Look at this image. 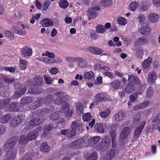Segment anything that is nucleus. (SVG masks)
Segmentation results:
<instances>
[{"instance_id": "49", "label": "nucleus", "mask_w": 160, "mask_h": 160, "mask_svg": "<svg viewBox=\"0 0 160 160\" xmlns=\"http://www.w3.org/2000/svg\"><path fill=\"white\" fill-rule=\"evenodd\" d=\"M60 117L59 112H56L52 113L50 116V119L53 121L58 120L60 118Z\"/></svg>"}, {"instance_id": "59", "label": "nucleus", "mask_w": 160, "mask_h": 160, "mask_svg": "<svg viewBox=\"0 0 160 160\" xmlns=\"http://www.w3.org/2000/svg\"><path fill=\"white\" fill-rule=\"evenodd\" d=\"M50 4V2L49 1H46L42 5V9L45 11H46L48 8Z\"/></svg>"}, {"instance_id": "11", "label": "nucleus", "mask_w": 160, "mask_h": 160, "mask_svg": "<svg viewBox=\"0 0 160 160\" xmlns=\"http://www.w3.org/2000/svg\"><path fill=\"white\" fill-rule=\"evenodd\" d=\"M131 128L129 127H126L122 130L119 136L120 140H124L129 135L131 132Z\"/></svg>"}, {"instance_id": "60", "label": "nucleus", "mask_w": 160, "mask_h": 160, "mask_svg": "<svg viewBox=\"0 0 160 160\" xmlns=\"http://www.w3.org/2000/svg\"><path fill=\"white\" fill-rule=\"evenodd\" d=\"M78 57H68L66 59L67 62H77Z\"/></svg>"}, {"instance_id": "29", "label": "nucleus", "mask_w": 160, "mask_h": 160, "mask_svg": "<svg viewBox=\"0 0 160 160\" xmlns=\"http://www.w3.org/2000/svg\"><path fill=\"white\" fill-rule=\"evenodd\" d=\"M147 41V38L145 37L140 38L135 42L136 46H141L145 43Z\"/></svg>"}, {"instance_id": "17", "label": "nucleus", "mask_w": 160, "mask_h": 160, "mask_svg": "<svg viewBox=\"0 0 160 160\" xmlns=\"http://www.w3.org/2000/svg\"><path fill=\"white\" fill-rule=\"evenodd\" d=\"M145 124V122L143 121L137 127L134 131V135L135 136H137L141 133Z\"/></svg>"}, {"instance_id": "15", "label": "nucleus", "mask_w": 160, "mask_h": 160, "mask_svg": "<svg viewBox=\"0 0 160 160\" xmlns=\"http://www.w3.org/2000/svg\"><path fill=\"white\" fill-rule=\"evenodd\" d=\"M149 103L148 101H146L142 103H141L135 105L133 107V109L134 111H137L139 109H144L148 107Z\"/></svg>"}, {"instance_id": "25", "label": "nucleus", "mask_w": 160, "mask_h": 160, "mask_svg": "<svg viewBox=\"0 0 160 160\" xmlns=\"http://www.w3.org/2000/svg\"><path fill=\"white\" fill-rule=\"evenodd\" d=\"M33 97L27 96L22 98L21 101V103L22 104H25L28 103H31L33 102L34 100Z\"/></svg>"}, {"instance_id": "1", "label": "nucleus", "mask_w": 160, "mask_h": 160, "mask_svg": "<svg viewBox=\"0 0 160 160\" xmlns=\"http://www.w3.org/2000/svg\"><path fill=\"white\" fill-rule=\"evenodd\" d=\"M111 143V138L109 136L104 137L102 141L98 144L97 149L103 151L106 150L109 148Z\"/></svg>"}, {"instance_id": "37", "label": "nucleus", "mask_w": 160, "mask_h": 160, "mask_svg": "<svg viewBox=\"0 0 160 160\" xmlns=\"http://www.w3.org/2000/svg\"><path fill=\"white\" fill-rule=\"evenodd\" d=\"M146 97L149 98H150L153 95L154 92V89L152 87H149L147 90L146 92Z\"/></svg>"}, {"instance_id": "2", "label": "nucleus", "mask_w": 160, "mask_h": 160, "mask_svg": "<svg viewBox=\"0 0 160 160\" xmlns=\"http://www.w3.org/2000/svg\"><path fill=\"white\" fill-rule=\"evenodd\" d=\"M25 118L24 115L21 114H18L17 116L12 118L11 121L10 125L12 127H15L21 123L22 120Z\"/></svg>"}, {"instance_id": "31", "label": "nucleus", "mask_w": 160, "mask_h": 160, "mask_svg": "<svg viewBox=\"0 0 160 160\" xmlns=\"http://www.w3.org/2000/svg\"><path fill=\"white\" fill-rule=\"evenodd\" d=\"M61 112L64 113L67 112L70 109V105L66 102H63L62 104Z\"/></svg>"}, {"instance_id": "20", "label": "nucleus", "mask_w": 160, "mask_h": 160, "mask_svg": "<svg viewBox=\"0 0 160 160\" xmlns=\"http://www.w3.org/2000/svg\"><path fill=\"white\" fill-rule=\"evenodd\" d=\"M77 62H78V67L81 68H83L87 67V62L86 59L78 57Z\"/></svg>"}, {"instance_id": "14", "label": "nucleus", "mask_w": 160, "mask_h": 160, "mask_svg": "<svg viewBox=\"0 0 160 160\" xmlns=\"http://www.w3.org/2000/svg\"><path fill=\"white\" fill-rule=\"evenodd\" d=\"M157 78L156 72L154 71H152L148 74L147 80L149 83L153 84L155 82Z\"/></svg>"}, {"instance_id": "51", "label": "nucleus", "mask_w": 160, "mask_h": 160, "mask_svg": "<svg viewBox=\"0 0 160 160\" xmlns=\"http://www.w3.org/2000/svg\"><path fill=\"white\" fill-rule=\"evenodd\" d=\"M5 36L10 40H13L14 38V36L13 33L8 30H6L5 32Z\"/></svg>"}, {"instance_id": "61", "label": "nucleus", "mask_w": 160, "mask_h": 160, "mask_svg": "<svg viewBox=\"0 0 160 160\" xmlns=\"http://www.w3.org/2000/svg\"><path fill=\"white\" fill-rule=\"evenodd\" d=\"M138 97V94L137 93H132L130 97V100L132 102H134L137 99Z\"/></svg>"}, {"instance_id": "54", "label": "nucleus", "mask_w": 160, "mask_h": 160, "mask_svg": "<svg viewBox=\"0 0 160 160\" xmlns=\"http://www.w3.org/2000/svg\"><path fill=\"white\" fill-rule=\"evenodd\" d=\"M117 22L119 24L124 25L126 23L127 20L124 18L120 17L118 19Z\"/></svg>"}, {"instance_id": "40", "label": "nucleus", "mask_w": 160, "mask_h": 160, "mask_svg": "<svg viewBox=\"0 0 160 160\" xmlns=\"http://www.w3.org/2000/svg\"><path fill=\"white\" fill-rule=\"evenodd\" d=\"M94 74L92 71H89L86 72L83 75V77L85 79H91L94 78Z\"/></svg>"}, {"instance_id": "19", "label": "nucleus", "mask_w": 160, "mask_h": 160, "mask_svg": "<svg viewBox=\"0 0 160 160\" xmlns=\"http://www.w3.org/2000/svg\"><path fill=\"white\" fill-rule=\"evenodd\" d=\"M159 15L156 13L152 12L149 14L148 19L149 21L152 22H156L159 19Z\"/></svg>"}, {"instance_id": "28", "label": "nucleus", "mask_w": 160, "mask_h": 160, "mask_svg": "<svg viewBox=\"0 0 160 160\" xmlns=\"http://www.w3.org/2000/svg\"><path fill=\"white\" fill-rule=\"evenodd\" d=\"M151 31V29L150 28L148 27H144L141 28L140 32L142 34L147 36L150 34Z\"/></svg>"}, {"instance_id": "50", "label": "nucleus", "mask_w": 160, "mask_h": 160, "mask_svg": "<svg viewBox=\"0 0 160 160\" xmlns=\"http://www.w3.org/2000/svg\"><path fill=\"white\" fill-rule=\"evenodd\" d=\"M50 110L46 108V107H43L41 109H39L37 110V111L40 112L41 114L43 115L45 114H48L50 112Z\"/></svg>"}, {"instance_id": "10", "label": "nucleus", "mask_w": 160, "mask_h": 160, "mask_svg": "<svg viewBox=\"0 0 160 160\" xmlns=\"http://www.w3.org/2000/svg\"><path fill=\"white\" fill-rule=\"evenodd\" d=\"M76 133V131L72 128L69 129H63L62 130L61 133L65 136L67 138H69L74 136Z\"/></svg>"}, {"instance_id": "62", "label": "nucleus", "mask_w": 160, "mask_h": 160, "mask_svg": "<svg viewBox=\"0 0 160 160\" xmlns=\"http://www.w3.org/2000/svg\"><path fill=\"white\" fill-rule=\"evenodd\" d=\"M138 4L135 2H132L130 5L131 9L133 11H134L136 8H138Z\"/></svg>"}, {"instance_id": "3", "label": "nucleus", "mask_w": 160, "mask_h": 160, "mask_svg": "<svg viewBox=\"0 0 160 160\" xmlns=\"http://www.w3.org/2000/svg\"><path fill=\"white\" fill-rule=\"evenodd\" d=\"M21 54L25 58H28L32 55V51L30 46H26L21 49Z\"/></svg>"}, {"instance_id": "21", "label": "nucleus", "mask_w": 160, "mask_h": 160, "mask_svg": "<svg viewBox=\"0 0 160 160\" xmlns=\"http://www.w3.org/2000/svg\"><path fill=\"white\" fill-rule=\"evenodd\" d=\"M114 117L115 121L119 122L121 121L124 119V113L122 111L119 112L114 115Z\"/></svg>"}, {"instance_id": "53", "label": "nucleus", "mask_w": 160, "mask_h": 160, "mask_svg": "<svg viewBox=\"0 0 160 160\" xmlns=\"http://www.w3.org/2000/svg\"><path fill=\"white\" fill-rule=\"evenodd\" d=\"M143 50L142 48H140L137 51L136 54L138 58L141 59L142 58L143 55Z\"/></svg>"}, {"instance_id": "38", "label": "nucleus", "mask_w": 160, "mask_h": 160, "mask_svg": "<svg viewBox=\"0 0 160 160\" xmlns=\"http://www.w3.org/2000/svg\"><path fill=\"white\" fill-rule=\"evenodd\" d=\"M96 30L97 32L98 33L103 34L106 31L105 26L101 25H99L96 27Z\"/></svg>"}, {"instance_id": "13", "label": "nucleus", "mask_w": 160, "mask_h": 160, "mask_svg": "<svg viewBox=\"0 0 160 160\" xmlns=\"http://www.w3.org/2000/svg\"><path fill=\"white\" fill-rule=\"evenodd\" d=\"M44 103V99L42 98H39L34 102L30 104L28 108L30 110L35 109L39 107L42 104Z\"/></svg>"}, {"instance_id": "64", "label": "nucleus", "mask_w": 160, "mask_h": 160, "mask_svg": "<svg viewBox=\"0 0 160 160\" xmlns=\"http://www.w3.org/2000/svg\"><path fill=\"white\" fill-rule=\"evenodd\" d=\"M44 78L45 82L47 84H50L52 83V80L50 77L44 76Z\"/></svg>"}, {"instance_id": "56", "label": "nucleus", "mask_w": 160, "mask_h": 160, "mask_svg": "<svg viewBox=\"0 0 160 160\" xmlns=\"http://www.w3.org/2000/svg\"><path fill=\"white\" fill-rule=\"evenodd\" d=\"M28 141L27 138H26L23 135L21 136L19 138V143L21 144H25Z\"/></svg>"}, {"instance_id": "48", "label": "nucleus", "mask_w": 160, "mask_h": 160, "mask_svg": "<svg viewBox=\"0 0 160 160\" xmlns=\"http://www.w3.org/2000/svg\"><path fill=\"white\" fill-rule=\"evenodd\" d=\"M26 88H22L20 91H17L15 93V95L16 97H20L22 95L25 94L27 91Z\"/></svg>"}, {"instance_id": "55", "label": "nucleus", "mask_w": 160, "mask_h": 160, "mask_svg": "<svg viewBox=\"0 0 160 160\" xmlns=\"http://www.w3.org/2000/svg\"><path fill=\"white\" fill-rule=\"evenodd\" d=\"M29 125L32 126L38 125V118H35L31 120L29 122Z\"/></svg>"}, {"instance_id": "39", "label": "nucleus", "mask_w": 160, "mask_h": 160, "mask_svg": "<svg viewBox=\"0 0 160 160\" xmlns=\"http://www.w3.org/2000/svg\"><path fill=\"white\" fill-rule=\"evenodd\" d=\"M76 110L77 113L78 115L83 114V108L81 103L77 104L76 105Z\"/></svg>"}, {"instance_id": "18", "label": "nucleus", "mask_w": 160, "mask_h": 160, "mask_svg": "<svg viewBox=\"0 0 160 160\" xmlns=\"http://www.w3.org/2000/svg\"><path fill=\"white\" fill-rule=\"evenodd\" d=\"M128 81L129 83H131L132 84H133L138 85L140 84L141 83L140 81L138 78L133 75H131L129 76Z\"/></svg>"}, {"instance_id": "43", "label": "nucleus", "mask_w": 160, "mask_h": 160, "mask_svg": "<svg viewBox=\"0 0 160 160\" xmlns=\"http://www.w3.org/2000/svg\"><path fill=\"white\" fill-rule=\"evenodd\" d=\"M77 148H78L80 147H82L85 144V142L84 140L82 138H79L77 140L75 141Z\"/></svg>"}, {"instance_id": "58", "label": "nucleus", "mask_w": 160, "mask_h": 160, "mask_svg": "<svg viewBox=\"0 0 160 160\" xmlns=\"http://www.w3.org/2000/svg\"><path fill=\"white\" fill-rule=\"evenodd\" d=\"M28 92L29 93L36 94L40 93L37 89L33 88H30L28 90Z\"/></svg>"}, {"instance_id": "27", "label": "nucleus", "mask_w": 160, "mask_h": 160, "mask_svg": "<svg viewBox=\"0 0 160 160\" xmlns=\"http://www.w3.org/2000/svg\"><path fill=\"white\" fill-rule=\"evenodd\" d=\"M12 30L15 33L20 35L22 36L25 35L26 33V32L25 31L19 29L18 27L15 26L13 27L12 28Z\"/></svg>"}, {"instance_id": "35", "label": "nucleus", "mask_w": 160, "mask_h": 160, "mask_svg": "<svg viewBox=\"0 0 160 160\" xmlns=\"http://www.w3.org/2000/svg\"><path fill=\"white\" fill-rule=\"evenodd\" d=\"M99 4L103 7H111L112 3V0H103L100 2Z\"/></svg>"}, {"instance_id": "16", "label": "nucleus", "mask_w": 160, "mask_h": 160, "mask_svg": "<svg viewBox=\"0 0 160 160\" xmlns=\"http://www.w3.org/2000/svg\"><path fill=\"white\" fill-rule=\"evenodd\" d=\"M112 87L115 89H118L122 88L124 84L122 81L119 80L113 81L111 83Z\"/></svg>"}, {"instance_id": "7", "label": "nucleus", "mask_w": 160, "mask_h": 160, "mask_svg": "<svg viewBox=\"0 0 160 160\" xmlns=\"http://www.w3.org/2000/svg\"><path fill=\"white\" fill-rule=\"evenodd\" d=\"M17 138H11L7 141L4 145L5 148L8 149H11L9 150V152L12 149H16L15 148H13L17 142Z\"/></svg>"}, {"instance_id": "32", "label": "nucleus", "mask_w": 160, "mask_h": 160, "mask_svg": "<svg viewBox=\"0 0 160 160\" xmlns=\"http://www.w3.org/2000/svg\"><path fill=\"white\" fill-rule=\"evenodd\" d=\"M42 22L43 26L45 27L52 26L54 23V22L52 20L48 19L43 20Z\"/></svg>"}, {"instance_id": "57", "label": "nucleus", "mask_w": 160, "mask_h": 160, "mask_svg": "<svg viewBox=\"0 0 160 160\" xmlns=\"http://www.w3.org/2000/svg\"><path fill=\"white\" fill-rule=\"evenodd\" d=\"M97 159L96 153L95 152L92 153L87 158V160H96Z\"/></svg>"}, {"instance_id": "52", "label": "nucleus", "mask_w": 160, "mask_h": 160, "mask_svg": "<svg viewBox=\"0 0 160 160\" xmlns=\"http://www.w3.org/2000/svg\"><path fill=\"white\" fill-rule=\"evenodd\" d=\"M92 115L89 113H86L82 116V119L84 121L87 122L91 119Z\"/></svg>"}, {"instance_id": "41", "label": "nucleus", "mask_w": 160, "mask_h": 160, "mask_svg": "<svg viewBox=\"0 0 160 160\" xmlns=\"http://www.w3.org/2000/svg\"><path fill=\"white\" fill-rule=\"evenodd\" d=\"M59 4L61 8L64 9L67 8L69 5L68 2L67 0H60Z\"/></svg>"}, {"instance_id": "34", "label": "nucleus", "mask_w": 160, "mask_h": 160, "mask_svg": "<svg viewBox=\"0 0 160 160\" xmlns=\"http://www.w3.org/2000/svg\"><path fill=\"white\" fill-rule=\"evenodd\" d=\"M11 118L10 114L8 113L2 117L1 120V122L2 123H6L8 122Z\"/></svg>"}, {"instance_id": "5", "label": "nucleus", "mask_w": 160, "mask_h": 160, "mask_svg": "<svg viewBox=\"0 0 160 160\" xmlns=\"http://www.w3.org/2000/svg\"><path fill=\"white\" fill-rule=\"evenodd\" d=\"M71 128L73 129L78 130L80 132H82L84 128L82 124L79 120H76L72 122L71 125Z\"/></svg>"}, {"instance_id": "44", "label": "nucleus", "mask_w": 160, "mask_h": 160, "mask_svg": "<svg viewBox=\"0 0 160 160\" xmlns=\"http://www.w3.org/2000/svg\"><path fill=\"white\" fill-rule=\"evenodd\" d=\"M55 98L52 95H48L45 98V99H44V102L45 103H49L54 101Z\"/></svg>"}, {"instance_id": "9", "label": "nucleus", "mask_w": 160, "mask_h": 160, "mask_svg": "<svg viewBox=\"0 0 160 160\" xmlns=\"http://www.w3.org/2000/svg\"><path fill=\"white\" fill-rule=\"evenodd\" d=\"M152 129L153 130L157 129L159 130L160 132V114H158L153 118Z\"/></svg>"}, {"instance_id": "33", "label": "nucleus", "mask_w": 160, "mask_h": 160, "mask_svg": "<svg viewBox=\"0 0 160 160\" xmlns=\"http://www.w3.org/2000/svg\"><path fill=\"white\" fill-rule=\"evenodd\" d=\"M135 88L134 85L131 83H129L125 88V91L128 93H131L134 91Z\"/></svg>"}, {"instance_id": "12", "label": "nucleus", "mask_w": 160, "mask_h": 160, "mask_svg": "<svg viewBox=\"0 0 160 160\" xmlns=\"http://www.w3.org/2000/svg\"><path fill=\"white\" fill-rule=\"evenodd\" d=\"M41 130L42 128L39 127L35 128L34 132L29 133L27 136L28 140H32L36 139L38 133L41 132Z\"/></svg>"}, {"instance_id": "8", "label": "nucleus", "mask_w": 160, "mask_h": 160, "mask_svg": "<svg viewBox=\"0 0 160 160\" xmlns=\"http://www.w3.org/2000/svg\"><path fill=\"white\" fill-rule=\"evenodd\" d=\"M117 124H112L109 126L108 128V131L109 132L112 140L116 139V137L117 133Z\"/></svg>"}, {"instance_id": "23", "label": "nucleus", "mask_w": 160, "mask_h": 160, "mask_svg": "<svg viewBox=\"0 0 160 160\" xmlns=\"http://www.w3.org/2000/svg\"><path fill=\"white\" fill-rule=\"evenodd\" d=\"M7 110L9 112L17 111L19 110L18 105L17 103H12L10 104L7 108Z\"/></svg>"}, {"instance_id": "47", "label": "nucleus", "mask_w": 160, "mask_h": 160, "mask_svg": "<svg viewBox=\"0 0 160 160\" xmlns=\"http://www.w3.org/2000/svg\"><path fill=\"white\" fill-rule=\"evenodd\" d=\"M10 102V98H7L1 101L0 103L1 108L2 109L4 108L7 104L9 103Z\"/></svg>"}, {"instance_id": "45", "label": "nucleus", "mask_w": 160, "mask_h": 160, "mask_svg": "<svg viewBox=\"0 0 160 160\" xmlns=\"http://www.w3.org/2000/svg\"><path fill=\"white\" fill-rule=\"evenodd\" d=\"M149 7L148 3L147 2L141 3L140 4L139 8L142 11H146Z\"/></svg>"}, {"instance_id": "26", "label": "nucleus", "mask_w": 160, "mask_h": 160, "mask_svg": "<svg viewBox=\"0 0 160 160\" xmlns=\"http://www.w3.org/2000/svg\"><path fill=\"white\" fill-rule=\"evenodd\" d=\"M94 129L95 131L99 133H103L104 132L103 125L102 123H96L95 125Z\"/></svg>"}, {"instance_id": "63", "label": "nucleus", "mask_w": 160, "mask_h": 160, "mask_svg": "<svg viewBox=\"0 0 160 160\" xmlns=\"http://www.w3.org/2000/svg\"><path fill=\"white\" fill-rule=\"evenodd\" d=\"M102 78L101 76L98 77L94 81L95 84H102Z\"/></svg>"}, {"instance_id": "24", "label": "nucleus", "mask_w": 160, "mask_h": 160, "mask_svg": "<svg viewBox=\"0 0 160 160\" xmlns=\"http://www.w3.org/2000/svg\"><path fill=\"white\" fill-rule=\"evenodd\" d=\"M115 153L116 151L114 149H111L108 153L105 155L104 160H111L114 156Z\"/></svg>"}, {"instance_id": "22", "label": "nucleus", "mask_w": 160, "mask_h": 160, "mask_svg": "<svg viewBox=\"0 0 160 160\" xmlns=\"http://www.w3.org/2000/svg\"><path fill=\"white\" fill-rule=\"evenodd\" d=\"M34 83H33L32 85H36L39 86L41 85L43 82V78L40 76H35L33 78Z\"/></svg>"}, {"instance_id": "30", "label": "nucleus", "mask_w": 160, "mask_h": 160, "mask_svg": "<svg viewBox=\"0 0 160 160\" xmlns=\"http://www.w3.org/2000/svg\"><path fill=\"white\" fill-rule=\"evenodd\" d=\"M40 150L42 152H48L50 150V148L46 142L42 143L40 147Z\"/></svg>"}, {"instance_id": "36", "label": "nucleus", "mask_w": 160, "mask_h": 160, "mask_svg": "<svg viewBox=\"0 0 160 160\" xmlns=\"http://www.w3.org/2000/svg\"><path fill=\"white\" fill-rule=\"evenodd\" d=\"M152 61V58H148L142 62V65L143 68H148Z\"/></svg>"}, {"instance_id": "6", "label": "nucleus", "mask_w": 160, "mask_h": 160, "mask_svg": "<svg viewBox=\"0 0 160 160\" xmlns=\"http://www.w3.org/2000/svg\"><path fill=\"white\" fill-rule=\"evenodd\" d=\"M100 8L98 6H96L94 8H89L87 12V15L89 19L93 18L98 16V13L96 11L99 10Z\"/></svg>"}, {"instance_id": "42", "label": "nucleus", "mask_w": 160, "mask_h": 160, "mask_svg": "<svg viewBox=\"0 0 160 160\" xmlns=\"http://www.w3.org/2000/svg\"><path fill=\"white\" fill-rule=\"evenodd\" d=\"M111 112L110 110L107 109L104 111L101 112L100 113V115L103 118H106L109 116Z\"/></svg>"}, {"instance_id": "4", "label": "nucleus", "mask_w": 160, "mask_h": 160, "mask_svg": "<svg viewBox=\"0 0 160 160\" xmlns=\"http://www.w3.org/2000/svg\"><path fill=\"white\" fill-rule=\"evenodd\" d=\"M95 98V100L98 102L107 101L110 99V97L107 94L102 92L96 94Z\"/></svg>"}, {"instance_id": "46", "label": "nucleus", "mask_w": 160, "mask_h": 160, "mask_svg": "<svg viewBox=\"0 0 160 160\" xmlns=\"http://www.w3.org/2000/svg\"><path fill=\"white\" fill-rule=\"evenodd\" d=\"M41 60L49 64L54 63L56 62V60L55 58H43Z\"/></svg>"}]
</instances>
